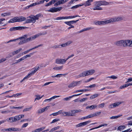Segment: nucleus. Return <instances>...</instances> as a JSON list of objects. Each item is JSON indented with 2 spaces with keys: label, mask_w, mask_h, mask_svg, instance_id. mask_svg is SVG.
Returning <instances> with one entry per match:
<instances>
[{
  "label": "nucleus",
  "mask_w": 132,
  "mask_h": 132,
  "mask_svg": "<svg viewBox=\"0 0 132 132\" xmlns=\"http://www.w3.org/2000/svg\"><path fill=\"white\" fill-rule=\"evenodd\" d=\"M34 53V52H33L32 53H30L29 54L27 55L26 56H25L26 58L28 57H30L31 55H32Z\"/></svg>",
  "instance_id": "obj_48"
},
{
  "label": "nucleus",
  "mask_w": 132,
  "mask_h": 132,
  "mask_svg": "<svg viewBox=\"0 0 132 132\" xmlns=\"http://www.w3.org/2000/svg\"><path fill=\"white\" fill-rule=\"evenodd\" d=\"M95 4L99 7H100V6L102 5L100 1L96 2Z\"/></svg>",
  "instance_id": "obj_42"
},
{
  "label": "nucleus",
  "mask_w": 132,
  "mask_h": 132,
  "mask_svg": "<svg viewBox=\"0 0 132 132\" xmlns=\"http://www.w3.org/2000/svg\"><path fill=\"white\" fill-rule=\"evenodd\" d=\"M65 114V115H64L65 116H73V115H72V113H71V112H70V111L68 112H62V114Z\"/></svg>",
  "instance_id": "obj_19"
},
{
  "label": "nucleus",
  "mask_w": 132,
  "mask_h": 132,
  "mask_svg": "<svg viewBox=\"0 0 132 132\" xmlns=\"http://www.w3.org/2000/svg\"><path fill=\"white\" fill-rule=\"evenodd\" d=\"M107 125H108V124H107L104 123V124L100 125L99 126H98L97 127H96L91 129H90L89 130H92L94 129H97V128H99L101 127H102V126H107Z\"/></svg>",
  "instance_id": "obj_22"
},
{
  "label": "nucleus",
  "mask_w": 132,
  "mask_h": 132,
  "mask_svg": "<svg viewBox=\"0 0 132 132\" xmlns=\"http://www.w3.org/2000/svg\"><path fill=\"white\" fill-rule=\"evenodd\" d=\"M37 5V4L36 2L32 4H30V5H29V6H27L26 7V8L27 9H28V8H29V7H32V6H34L35 5Z\"/></svg>",
  "instance_id": "obj_45"
},
{
  "label": "nucleus",
  "mask_w": 132,
  "mask_h": 132,
  "mask_svg": "<svg viewBox=\"0 0 132 132\" xmlns=\"http://www.w3.org/2000/svg\"><path fill=\"white\" fill-rule=\"evenodd\" d=\"M93 0H88L86 1L85 3L84 4V5L85 7L89 6L91 4V3L93 2Z\"/></svg>",
  "instance_id": "obj_18"
},
{
  "label": "nucleus",
  "mask_w": 132,
  "mask_h": 132,
  "mask_svg": "<svg viewBox=\"0 0 132 132\" xmlns=\"http://www.w3.org/2000/svg\"><path fill=\"white\" fill-rule=\"evenodd\" d=\"M64 59H56L55 60V63L57 64H63L65 63Z\"/></svg>",
  "instance_id": "obj_14"
},
{
  "label": "nucleus",
  "mask_w": 132,
  "mask_h": 132,
  "mask_svg": "<svg viewBox=\"0 0 132 132\" xmlns=\"http://www.w3.org/2000/svg\"><path fill=\"white\" fill-rule=\"evenodd\" d=\"M23 106H20V107H14L13 106H10V109H22L23 108Z\"/></svg>",
  "instance_id": "obj_34"
},
{
  "label": "nucleus",
  "mask_w": 132,
  "mask_h": 132,
  "mask_svg": "<svg viewBox=\"0 0 132 132\" xmlns=\"http://www.w3.org/2000/svg\"><path fill=\"white\" fill-rule=\"evenodd\" d=\"M122 116V115H118L117 116H112L110 118V119H116Z\"/></svg>",
  "instance_id": "obj_38"
},
{
  "label": "nucleus",
  "mask_w": 132,
  "mask_h": 132,
  "mask_svg": "<svg viewBox=\"0 0 132 132\" xmlns=\"http://www.w3.org/2000/svg\"><path fill=\"white\" fill-rule=\"evenodd\" d=\"M121 40L117 41L114 43V44L116 46H121Z\"/></svg>",
  "instance_id": "obj_25"
},
{
  "label": "nucleus",
  "mask_w": 132,
  "mask_h": 132,
  "mask_svg": "<svg viewBox=\"0 0 132 132\" xmlns=\"http://www.w3.org/2000/svg\"><path fill=\"white\" fill-rule=\"evenodd\" d=\"M16 117L17 118L18 121L21 119L24 116V115H19L18 116H16Z\"/></svg>",
  "instance_id": "obj_31"
},
{
  "label": "nucleus",
  "mask_w": 132,
  "mask_h": 132,
  "mask_svg": "<svg viewBox=\"0 0 132 132\" xmlns=\"http://www.w3.org/2000/svg\"><path fill=\"white\" fill-rule=\"evenodd\" d=\"M56 8L55 7H53L50 8V10H47V11L53 13L57 12Z\"/></svg>",
  "instance_id": "obj_20"
},
{
  "label": "nucleus",
  "mask_w": 132,
  "mask_h": 132,
  "mask_svg": "<svg viewBox=\"0 0 132 132\" xmlns=\"http://www.w3.org/2000/svg\"><path fill=\"white\" fill-rule=\"evenodd\" d=\"M91 29V28H87L85 29H84L80 31H79L77 32V33L79 34L80 33L84 31H86L88 30H89Z\"/></svg>",
  "instance_id": "obj_29"
},
{
  "label": "nucleus",
  "mask_w": 132,
  "mask_h": 132,
  "mask_svg": "<svg viewBox=\"0 0 132 132\" xmlns=\"http://www.w3.org/2000/svg\"><path fill=\"white\" fill-rule=\"evenodd\" d=\"M65 19L75 18V17H74L73 16H65Z\"/></svg>",
  "instance_id": "obj_53"
},
{
  "label": "nucleus",
  "mask_w": 132,
  "mask_h": 132,
  "mask_svg": "<svg viewBox=\"0 0 132 132\" xmlns=\"http://www.w3.org/2000/svg\"><path fill=\"white\" fill-rule=\"evenodd\" d=\"M25 39L26 43L29 41H31V37H30L27 38L26 39Z\"/></svg>",
  "instance_id": "obj_55"
},
{
  "label": "nucleus",
  "mask_w": 132,
  "mask_h": 132,
  "mask_svg": "<svg viewBox=\"0 0 132 132\" xmlns=\"http://www.w3.org/2000/svg\"><path fill=\"white\" fill-rule=\"evenodd\" d=\"M11 118L13 119V122L16 121H18L16 116L15 117H11Z\"/></svg>",
  "instance_id": "obj_52"
},
{
  "label": "nucleus",
  "mask_w": 132,
  "mask_h": 132,
  "mask_svg": "<svg viewBox=\"0 0 132 132\" xmlns=\"http://www.w3.org/2000/svg\"><path fill=\"white\" fill-rule=\"evenodd\" d=\"M97 107V106L96 105H94L90 106H87L86 107V109H87L89 108L90 109V110H92L93 109H95V108Z\"/></svg>",
  "instance_id": "obj_21"
},
{
  "label": "nucleus",
  "mask_w": 132,
  "mask_h": 132,
  "mask_svg": "<svg viewBox=\"0 0 132 132\" xmlns=\"http://www.w3.org/2000/svg\"><path fill=\"white\" fill-rule=\"evenodd\" d=\"M130 129H129L127 130H125L124 131H122V132H130L132 130V129L130 131Z\"/></svg>",
  "instance_id": "obj_64"
},
{
  "label": "nucleus",
  "mask_w": 132,
  "mask_h": 132,
  "mask_svg": "<svg viewBox=\"0 0 132 132\" xmlns=\"http://www.w3.org/2000/svg\"><path fill=\"white\" fill-rule=\"evenodd\" d=\"M126 128V127L124 126H120L118 128V130L121 131L123 129H124Z\"/></svg>",
  "instance_id": "obj_35"
},
{
  "label": "nucleus",
  "mask_w": 132,
  "mask_h": 132,
  "mask_svg": "<svg viewBox=\"0 0 132 132\" xmlns=\"http://www.w3.org/2000/svg\"><path fill=\"white\" fill-rule=\"evenodd\" d=\"M60 128V126H58L52 128V130H53V131H55V130H56L59 129Z\"/></svg>",
  "instance_id": "obj_47"
},
{
  "label": "nucleus",
  "mask_w": 132,
  "mask_h": 132,
  "mask_svg": "<svg viewBox=\"0 0 132 132\" xmlns=\"http://www.w3.org/2000/svg\"><path fill=\"white\" fill-rule=\"evenodd\" d=\"M22 50V48H20L19 49L16 50V51H15L12 52V54L13 55H14L16 54H18L20 52V51Z\"/></svg>",
  "instance_id": "obj_23"
},
{
  "label": "nucleus",
  "mask_w": 132,
  "mask_h": 132,
  "mask_svg": "<svg viewBox=\"0 0 132 132\" xmlns=\"http://www.w3.org/2000/svg\"><path fill=\"white\" fill-rule=\"evenodd\" d=\"M91 121H88L82 122L80 123L79 124L76 125V127H82L85 126L87 124L90 123Z\"/></svg>",
  "instance_id": "obj_11"
},
{
  "label": "nucleus",
  "mask_w": 132,
  "mask_h": 132,
  "mask_svg": "<svg viewBox=\"0 0 132 132\" xmlns=\"http://www.w3.org/2000/svg\"><path fill=\"white\" fill-rule=\"evenodd\" d=\"M90 91V90L88 89H81V90H77L74 93H77V92H84L87 91Z\"/></svg>",
  "instance_id": "obj_26"
},
{
  "label": "nucleus",
  "mask_w": 132,
  "mask_h": 132,
  "mask_svg": "<svg viewBox=\"0 0 132 132\" xmlns=\"http://www.w3.org/2000/svg\"><path fill=\"white\" fill-rule=\"evenodd\" d=\"M126 47L127 46H132V40L131 41L129 40H126Z\"/></svg>",
  "instance_id": "obj_15"
},
{
  "label": "nucleus",
  "mask_w": 132,
  "mask_h": 132,
  "mask_svg": "<svg viewBox=\"0 0 132 132\" xmlns=\"http://www.w3.org/2000/svg\"><path fill=\"white\" fill-rule=\"evenodd\" d=\"M26 27H14L11 28L10 29V31H14L16 30H21L23 29H24L27 28Z\"/></svg>",
  "instance_id": "obj_8"
},
{
  "label": "nucleus",
  "mask_w": 132,
  "mask_h": 132,
  "mask_svg": "<svg viewBox=\"0 0 132 132\" xmlns=\"http://www.w3.org/2000/svg\"><path fill=\"white\" fill-rule=\"evenodd\" d=\"M123 19V18L121 17H119L111 19L110 20H108L109 23H111L113 22H115L116 21H121Z\"/></svg>",
  "instance_id": "obj_6"
},
{
  "label": "nucleus",
  "mask_w": 132,
  "mask_h": 132,
  "mask_svg": "<svg viewBox=\"0 0 132 132\" xmlns=\"http://www.w3.org/2000/svg\"><path fill=\"white\" fill-rule=\"evenodd\" d=\"M61 111H59L57 112L53 113L50 115H53L54 116H57V115L61 114Z\"/></svg>",
  "instance_id": "obj_36"
},
{
  "label": "nucleus",
  "mask_w": 132,
  "mask_h": 132,
  "mask_svg": "<svg viewBox=\"0 0 132 132\" xmlns=\"http://www.w3.org/2000/svg\"><path fill=\"white\" fill-rule=\"evenodd\" d=\"M100 95V94L95 93L93 95H92L90 97V98L91 99L95 98L96 97Z\"/></svg>",
  "instance_id": "obj_28"
},
{
  "label": "nucleus",
  "mask_w": 132,
  "mask_h": 132,
  "mask_svg": "<svg viewBox=\"0 0 132 132\" xmlns=\"http://www.w3.org/2000/svg\"><path fill=\"white\" fill-rule=\"evenodd\" d=\"M64 23L67 24V25L69 26H71V24L70 22V21H65L64 22Z\"/></svg>",
  "instance_id": "obj_58"
},
{
  "label": "nucleus",
  "mask_w": 132,
  "mask_h": 132,
  "mask_svg": "<svg viewBox=\"0 0 132 132\" xmlns=\"http://www.w3.org/2000/svg\"><path fill=\"white\" fill-rule=\"evenodd\" d=\"M60 120L59 119H54L51 122V123H52L56 122H57L58 121H59Z\"/></svg>",
  "instance_id": "obj_56"
},
{
  "label": "nucleus",
  "mask_w": 132,
  "mask_h": 132,
  "mask_svg": "<svg viewBox=\"0 0 132 132\" xmlns=\"http://www.w3.org/2000/svg\"><path fill=\"white\" fill-rule=\"evenodd\" d=\"M26 18L24 17L21 16L19 17H15L11 19L9 21L8 23H14L16 22H20L25 20Z\"/></svg>",
  "instance_id": "obj_3"
},
{
  "label": "nucleus",
  "mask_w": 132,
  "mask_h": 132,
  "mask_svg": "<svg viewBox=\"0 0 132 132\" xmlns=\"http://www.w3.org/2000/svg\"><path fill=\"white\" fill-rule=\"evenodd\" d=\"M47 33L45 31L43 33H38L35 35L32 36L30 37L31 38V41L34 40L36 38L38 37L39 36H40L43 35H45L47 34Z\"/></svg>",
  "instance_id": "obj_9"
},
{
  "label": "nucleus",
  "mask_w": 132,
  "mask_h": 132,
  "mask_svg": "<svg viewBox=\"0 0 132 132\" xmlns=\"http://www.w3.org/2000/svg\"><path fill=\"white\" fill-rule=\"evenodd\" d=\"M28 37V35H24L23 36H22L21 37H20L19 38H17L16 39H14L13 40H10L11 42H13V41H15L16 40H18L19 39H20L21 40V39H25V38H27Z\"/></svg>",
  "instance_id": "obj_16"
},
{
  "label": "nucleus",
  "mask_w": 132,
  "mask_h": 132,
  "mask_svg": "<svg viewBox=\"0 0 132 132\" xmlns=\"http://www.w3.org/2000/svg\"><path fill=\"white\" fill-rule=\"evenodd\" d=\"M95 7L93 9L94 10H102V7L98 6L97 5H96L95 4Z\"/></svg>",
  "instance_id": "obj_24"
},
{
  "label": "nucleus",
  "mask_w": 132,
  "mask_h": 132,
  "mask_svg": "<svg viewBox=\"0 0 132 132\" xmlns=\"http://www.w3.org/2000/svg\"><path fill=\"white\" fill-rule=\"evenodd\" d=\"M41 14H38L35 16L33 15H31L28 17V18L30 19L26 20V23H34L36 22V20H38L39 17L41 16Z\"/></svg>",
  "instance_id": "obj_1"
},
{
  "label": "nucleus",
  "mask_w": 132,
  "mask_h": 132,
  "mask_svg": "<svg viewBox=\"0 0 132 132\" xmlns=\"http://www.w3.org/2000/svg\"><path fill=\"white\" fill-rule=\"evenodd\" d=\"M88 99V98L87 97L85 98H84L81 99L80 100H79V101L80 102H83L84 101L86 100H87Z\"/></svg>",
  "instance_id": "obj_50"
},
{
  "label": "nucleus",
  "mask_w": 132,
  "mask_h": 132,
  "mask_svg": "<svg viewBox=\"0 0 132 132\" xmlns=\"http://www.w3.org/2000/svg\"><path fill=\"white\" fill-rule=\"evenodd\" d=\"M94 24L96 25H103L109 23V20L103 21L94 22Z\"/></svg>",
  "instance_id": "obj_7"
},
{
  "label": "nucleus",
  "mask_w": 132,
  "mask_h": 132,
  "mask_svg": "<svg viewBox=\"0 0 132 132\" xmlns=\"http://www.w3.org/2000/svg\"><path fill=\"white\" fill-rule=\"evenodd\" d=\"M128 87V86L127 84H125L121 86L120 87V89H122L123 88H124L126 87Z\"/></svg>",
  "instance_id": "obj_41"
},
{
  "label": "nucleus",
  "mask_w": 132,
  "mask_h": 132,
  "mask_svg": "<svg viewBox=\"0 0 132 132\" xmlns=\"http://www.w3.org/2000/svg\"><path fill=\"white\" fill-rule=\"evenodd\" d=\"M6 60V59L5 58L2 59L0 60V63L4 61H5Z\"/></svg>",
  "instance_id": "obj_62"
},
{
  "label": "nucleus",
  "mask_w": 132,
  "mask_h": 132,
  "mask_svg": "<svg viewBox=\"0 0 132 132\" xmlns=\"http://www.w3.org/2000/svg\"><path fill=\"white\" fill-rule=\"evenodd\" d=\"M42 0H41L39 1H38L37 2H36L37 3V5H39L40 4H43L44 3Z\"/></svg>",
  "instance_id": "obj_54"
},
{
  "label": "nucleus",
  "mask_w": 132,
  "mask_h": 132,
  "mask_svg": "<svg viewBox=\"0 0 132 132\" xmlns=\"http://www.w3.org/2000/svg\"><path fill=\"white\" fill-rule=\"evenodd\" d=\"M63 67V66H61L58 67H55L53 68V69L57 71L59 70H62Z\"/></svg>",
  "instance_id": "obj_27"
},
{
  "label": "nucleus",
  "mask_w": 132,
  "mask_h": 132,
  "mask_svg": "<svg viewBox=\"0 0 132 132\" xmlns=\"http://www.w3.org/2000/svg\"><path fill=\"white\" fill-rule=\"evenodd\" d=\"M121 46H122L124 47H126L125 43L126 40H121Z\"/></svg>",
  "instance_id": "obj_32"
},
{
  "label": "nucleus",
  "mask_w": 132,
  "mask_h": 132,
  "mask_svg": "<svg viewBox=\"0 0 132 132\" xmlns=\"http://www.w3.org/2000/svg\"><path fill=\"white\" fill-rule=\"evenodd\" d=\"M39 67H38L37 68H34L32 69L31 72L29 73L27 75L29 77H30L32 74L35 73L39 69Z\"/></svg>",
  "instance_id": "obj_12"
},
{
  "label": "nucleus",
  "mask_w": 132,
  "mask_h": 132,
  "mask_svg": "<svg viewBox=\"0 0 132 132\" xmlns=\"http://www.w3.org/2000/svg\"><path fill=\"white\" fill-rule=\"evenodd\" d=\"M52 48L54 49H56L57 48H61V47H60V45H55L54 46H53L52 47Z\"/></svg>",
  "instance_id": "obj_51"
},
{
  "label": "nucleus",
  "mask_w": 132,
  "mask_h": 132,
  "mask_svg": "<svg viewBox=\"0 0 132 132\" xmlns=\"http://www.w3.org/2000/svg\"><path fill=\"white\" fill-rule=\"evenodd\" d=\"M32 107H31L29 108H27L26 109H24L23 110V112H24L26 111H28L30 110L31 109Z\"/></svg>",
  "instance_id": "obj_40"
},
{
  "label": "nucleus",
  "mask_w": 132,
  "mask_h": 132,
  "mask_svg": "<svg viewBox=\"0 0 132 132\" xmlns=\"http://www.w3.org/2000/svg\"><path fill=\"white\" fill-rule=\"evenodd\" d=\"M72 43V41L70 40L68 41L65 43L61 45H60V47H65L67 46H69Z\"/></svg>",
  "instance_id": "obj_13"
},
{
  "label": "nucleus",
  "mask_w": 132,
  "mask_h": 132,
  "mask_svg": "<svg viewBox=\"0 0 132 132\" xmlns=\"http://www.w3.org/2000/svg\"><path fill=\"white\" fill-rule=\"evenodd\" d=\"M8 121L9 122H10L11 123L13 122V119H11V117L9 118V119L8 120Z\"/></svg>",
  "instance_id": "obj_63"
},
{
  "label": "nucleus",
  "mask_w": 132,
  "mask_h": 132,
  "mask_svg": "<svg viewBox=\"0 0 132 132\" xmlns=\"http://www.w3.org/2000/svg\"><path fill=\"white\" fill-rule=\"evenodd\" d=\"M79 20V19H78V20H76V21L73 20V21H70V23H71V24L76 23Z\"/></svg>",
  "instance_id": "obj_57"
},
{
  "label": "nucleus",
  "mask_w": 132,
  "mask_h": 132,
  "mask_svg": "<svg viewBox=\"0 0 132 132\" xmlns=\"http://www.w3.org/2000/svg\"><path fill=\"white\" fill-rule=\"evenodd\" d=\"M95 72V71L94 69L90 70H86L82 72L79 75V77H83L90 75H92Z\"/></svg>",
  "instance_id": "obj_2"
},
{
  "label": "nucleus",
  "mask_w": 132,
  "mask_h": 132,
  "mask_svg": "<svg viewBox=\"0 0 132 132\" xmlns=\"http://www.w3.org/2000/svg\"><path fill=\"white\" fill-rule=\"evenodd\" d=\"M123 102H116L110 105L109 106V108L110 109L112 108H115L116 106H118Z\"/></svg>",
  "instance_id": "obj_10"
},
{
  "label": "nucleus",
  "mask_w": 132,
  "mask_h": 132,
  "mask_svg": "<svg viewBox=\"0 0 132 132\" xmlns=\"http://www.w3.org/2000/svg\"><path fill=\"white\" fill-rule=\"evenodd\" d=\"M81 82L82 81L81 80H80L78 81H73L69 84L68 85V87L69 88L73 87L80 84L81 83Z\"/></svg>",
  "instance_id": "obj_5"
},
{
  "label": "nucleus",
  "mask_w": 132,
  "mask_h": 132,
  "mask_svg": "<svg viewBox=\"0 0 132 132\" xmlns=\"http://www.w3.org/2000/svg\"><path fill=\"white\" fill-rule=\"evenodd\" d=\"M54 20H60L62 19H65V16L59 17L54 19Z\"/></svg>",
  "instance_id": "obj_33"
},
{
  "label": "nucleus",
  "mask_w": 132,
  "mask_h": 132,
  "mask_svg": "<svg viewBox=\"0 0 132 132\" xmlns=\"http://www.w3.org/2000/svg\"><path fill=\"white\" fill-rule=\"evenodd\" d=\"M62 4V3L61 0L59 1L58 2H57L54 4V6H58L59 5Z\"/></svg>",
  "instance_id": "obj_37"
},
{
  "label": "nucleus",
  "mask_w": 132,
  "mask_h": 132,
  "mask_svg": "<svg viewBox=\"0 0 132 132\" xmlns=\"http://www.w3.org/2000/svg\"><path fill=\"white\" fill-rule=\"evenodd\" d=\"M102 5H106L109 4V3L105 1H100Z\"/></svg>",
  "instance_id": "obj_30"
},
{
  "label": "nucleus",
  "mask_w": 132,
  "mask_h": 132,
  "mask_svg": "<svg viewBox=\"0 0 132 132\" xmlns=\"http://www.w3.org/2000/svg\"><path fill=\"white\" fill-rule=\"evenodd\" d=\"M29 78V77L27 75L25 77H24L23 79L22 80H21V81H20V82H22V81H24V80L26 79H27L28 78Z\"/></svg>",
  "instance_id": "obj_61"
},
{
  "label": "nucleus",
  "mask_w": 132,
  "mask_h": 132,
  "mask_svg": "<svg viewBox=\"0 0 132 132\" xmlns=\"http://www.w3.org/2000/svg\"><path fill=\"white\" fill-rule=\"evenodd\" d=\"M26 38H25V39ZM24 39L22 40V41H20L19 43V45H22L24 43H26L25 39Z\"/></svg>",
  "instance_id": "obj_39"
},
{
  "label": "nucleus",
  "mask_w": 132,
  "mask_h": 132,
  "mask_svg": "<svg viewBox=\"0 0 132 132\" xmlns=\"http://www.w3.org/2000/svg\"><path fill=\"white\" fill-rule=\"evenodd\" d=\"M22 94L21 93H18L15 94H13V97H16L19 96L20 95Z\"/></svg>",
  "instance_id": "obj_49"
},
{
  "label": "nucleus",
  "mask_w": 132,
  "mask_h": 132,
  "mask_svg": "<svg viewBox=\"0 0 132 132\" xmlns=\"http://www.w3.org/2000/svg\"><path fill=\"white\" fill-rule=\"evenodd\" d=\"M106 78H112L113 79H116L117 78V77L115 76L114 75H112L111 76H108L107 77H106Z\"/></svg>",
  "instance_id": "obj_43"
},
{
  "label": "nucleus",
  "mask_w": 132,
  "mask_h": 132,
  "mask_svg": "<svg viewBox=\"0 0 132 132\" xmlns=\"http://www.w3.org/2000/svg\"><path fill=\"white\" fill-rule=\"evenodd\" d=\"M10 14H11V13H4L2 14L1 15L2 16H5L6 15H10Z\"/></svg>",
  "instance_id": "obj_44"
},
{
  "label": "nucleus",
  "mask_w": 132,
  "mask_h": 132,
  "mask_svg": "<svg viewBox=\"0 0 132 132\" xmlns=\"http://www.w3.org/2000/svg\"><path fill=\"white\" fill-rule=\"evenodd\" d=\"M49 106H46L45 108H43L39 109L38 111V113H42L44 112L45 111H46L48 109V108Z\"/></svg>",
  "instance_id": "obj_17"
},
{
  "label": "nucleus",
  "mask_w": 132,
  "mask_h": 132,
  "mask_svg": "<svg viewBox=\"0 0 132 132\" xmlns=\"http://www.w3.org/2000/svg\"><path fill=\"white\" fill-rule=\"evenodd\" d=\"M21 130V129L18 128H11L8 129H2L1 130V131H19Z\"/></svg>",
  "instance_id": "obj_4"
},
{
  "label": "nucleus",
  "mask_w": 132,
  "mask_h": 132,
  "mask_svg": "<svg viewBox=\"0 0 132 132\" xmlns=\"http://www.w3.org/2000/svg\"><path fill=\"white\" fill-rule=\"evenodd\" d=\"M40 95H36L35 96L36 97L35 98V101L36 100H39L42 98V97H40Z\"/></svg>",
  "instance_id": "obj_46"
},
{
  "label": "nucleus",
  "mask_w": 132,
  "mask_h": 132,
  "mask_svg": "<svg viewBox=\"0 0 132 132\" xmlns=\"http://www.w3.org/2000/svg\"><path fill=\"white\" fill-rule=\"evenodd\" d=\"M28 125V123H26L22 125V128H24V127H25V128Z\"/></svg>",
  "instance_id": "obj_60"
},
{
  "label": "nucleus",
  "mask_w": 132,
  "mask_h": 132,
  "mask_svg": "<svg viewBox=\"0 0 132 132\" xmlns=\"http://www.w3.org/2000/svg\"><path fill=\"white\" fill-rule=\"evenodd\" d=\"M104 103H102L101 104H100L99 105L98 107L99 108H103L104 107Z\"/></svg>",
  "instance_id": "obj_59"
}]
</instances>
